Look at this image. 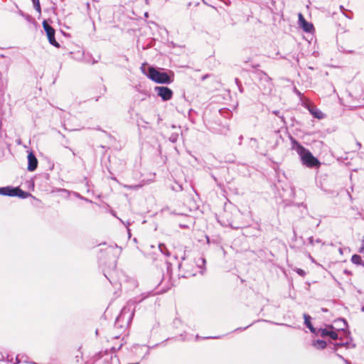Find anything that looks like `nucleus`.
Masks as SVG:
<instances>
[{"label": "nucleus", "mask_w": 364, "mask_h": 364, "mask_svg": "<svg viewBox=\"0 0 364 364\" xmlns=\"http://www.w3.org/2000/svg\"><path fill=\"white\" fill-rule=\"evenodd\" d=\"M272 113L274 114H275L276 116H278L282 120V122H284V117H283V116H280L279 115V110H274V111H272Z\"/></svg>", "instance_id": "4be33fe9"}, {"label": "nucleus", "mask_w": 364, "mask_h": 364, "mask_svg": "<svg viewBox=\"0 0 364 364\" xmlns=\"http://www.w3.org/2000/svg\"><path fill=\"white\" fill-rule=\"evenodd\" d=\"M296 273H297L299 275H300V276H301V277H304V276L306 275V272H305V271H304V269H302L297 268V269H296Z\"/></svg>", "instance_id": "412c9836"}, {"label": "nucleus", "mask_w": 364, "mask_h": 364, "mask_svg": "<svg viewBox=\"0 0 364 364\" xmlns=\"http://www.w3.org/2000/svg\"><path fill=\"white\" fill-rule=\"evenodd\" d=\"M159 249L160 252L162 254H164V255H165L166 256H169L170 255V252H168L166 246L164 244H162V243L159 244Z\"/></svg>", "instance_id": "2eb2a0df"}, {"label": "nucleus", "mask_w": 364, "mask_h": 364, "mask_svg": "<svg viewBox=\"0 0 364 364\" xmlns=\"http://www.w3.org/2000/svg\"><path fill=\"white\" fill-rule=\"evenodd\" d=\"M155 90L157 92V95L164 101L171 100L173 96L172 90L167 87H156Z\"/></svg>", "instance_id": "423d86ee"}, {"label": "nucleus", "mask_w": 364, "mask_h": 364, "mask_svg": "<svg viewBox=\"0 0 364 364\" xmlns=\"http://www.w3.org/2000/svg\"><path fill=\"white\" fill-rule=\"evenodd\" d=\"M291 149L296 151L301 158L304 165L309 168L319 167L321 165L318 159L313 156L309 150L304 147L294 138L290 137Z\"/></svg>", "instance_id": "f257e3e1"}, {"label": "nucleus", "mask_w": 364, "mask_h": 364, "mask_svg": "<svg viewBox=\"0 0 364 364\" xmlns=\"http://www.w3.org/2000/svg\"><path fill=\"white\" fill-rule=\"evenodd\" d=\"M329 337L333 340H337L338 338V335L336 331L332 330Z\"/></svg>", "instance_id": "a211bd4d"}, {"label": "nucleus", "mask_w": 364, "mask_h": 364, "mask_svg": "<svg viewBox=\"0 0 364 364\" xmlns=\"http://www.w3.org/2000/svg\"><path fill=\"white\" fill-rule=\"evenodd\" d=\"M304 324L306 325V326L311 331V333L316 334L317 330L313 326V325L311 323V316L306 314H304Z\"/></svg>", "instance_id": "1a4fd4ad"}, {"label": "nucleus", "mask_w": 364, "mask_h": 364, "mask_svg": "<svg viewBox=\"0 0 364 364\" xmlns=\"http://www.w3.org/2000/svg\"><path fill=\"white\" fill-rule=\"evenodd\" d=\"M199 261H200L202 262V264H205V259L204 258H200L198 262H199ZM198 265L200 266L199 262H198Z\"/></svg>", "instance_id": "b1692460"}, {"label": "nucleus", "mask_w": 364, "mask_h": 364, "mask_svg": "<svg viewBox=\"0 0 364 364\" xmlns=\"http://www.w3.org/2000/svg\"><path fill=\"white\" fill-rule=\"evenodd\" d=\"M1 58L4 59V62L1 61V64L4 63L5 65L6 69L7 70L11 64L12 60L11 58L5 57L4 55H1Z\"/></svg>", "instance_id": "dca6fc26"}, {"label": "nucleus", "mask_w": 364, "mask_h": 364, "mask_svg": "<svg viewBox=\"0 0 364 364\" xmlns=\"http://www.w3.org/2000/svg\"><path fill=\"white\" fill-rule=\"evenodd\" d=\"M181 259L182 260H185L186 259V253H184L183 256L181 257Z\"/></svg>", "instance_id": "bb28decb"}, {"label": "nucleus", "mask_w": 364, "mask_h": 364, "mask_svg": "<svg viewBox=\"0 0 364 364\" xmlns=\"http://www.w3.org/2000/svg\"><path fill=\"white\" fill-rule=\"evenodd\" d=\"M145 64L141 67V72L146 75L151 80L162 84H169L172 82L171 77L166 73H161L153 67L149 68L148 73L145 70Z\"/></svg>", "instance_id": "f03ea898"}, {"label": "nucleus", "mask_w": 364, "mask_h": 364, "mask_svg": "<svg viewBox=\"0 0 364 364\" xmlns=\"http://www.w3.org/2000/svg\"><path fill=\"white\" fill-rule=\"evenodd\" d=\"M181 267H182V264H181V263H179V264H178V268H179V269H181Z\"/></svg>", "instance_id": "c85d7f7f"}, {"label": "nucleus", "mask_w": 364, "mask_h": 364, "mask_svg": "<svg viewBox=\"0 0 364 364\" xmlns=\"http://www.w3.org/2000/svg\"><path fill=\"white\" fill-rule=\"evenodd\" d=\"M134 316V308L133 304L129 302L126 306H124L121 311L120 314L117 317V320L127 319L128 321H131Z\"/></svg>", "instance_id": "39448f33"}, {"label": "nucleus", "mask_w": 364, "mask_h": 364, "mask_svg": "<svg viewBox=\"0 0 364 364\" xmlns=\"http://www.w3.org/2000/svg\"><path fill=\"white\" fill-rule=\"evenodd\" d=\"M32 2L33 4V6H34L35 9L38 11V13L39 14H41V8L39 0H32Z\"/></svg>", "instance_id": "f3484780"}, {"label": "nucleus", "mask_w": 364, "mask_h": 364, "mask_svg": "<svg viewBox=\"0 0 364 364\" xmlns=\"http://www.w3.org/2000/svg\"><path fill=\"white\" fill-rule=\"evenodd\" d=\"M309 112L315 118L322 119L323 117V114L316 108H310Z\"/></svg>", "instance_id": "ddd939ff"}, {"label": "nucleus", "mask_w": 364, "mask_h": 364, "mask_svg": "<svg viewBox=\"0 0 364 364\" xmlns=\"http://www.w3.org/2000/svg\"><path fill=\"white\" fill-rule=\"evenodd\" d=\"M235 82L236 84L240 86L239 83H240V80L237 79V78H235Z\"/></svg>", "instance_id": "393cba45"}, {"label": "nucleus", "mask_w": 364, "mask_h": 364, "mask_svg": "<svg viewBox=\"0 0 364 364\" xmlns=\"http://www.w3.org/2000/svg\"><path fill=\"white\" fill-rule=\"evenodd\" d=\"M124 188L132 190H137L139 187H141L140 185H133V186H129V185H124Z\"/></svg>", "instance_id": "6ab92c4d"}, {"label": "nucleus", "mask_w": 364, "mask_h": 364, "mask_svg": "<svg viewBox=\"0 0 364 364\" xmlns=\"http://www.w3.org/2000/svg\"><path fill=\"white\" fill-rule=\"evenodd\" d=\"M363 251H364V236L363 237V239H362V246L360 248V252H362Z\"/></svg>", "instance_id": "5701e85b"}, {"label": "nucleus", "mask_w": 364, "mask_h": 364, "mask_svg": "<svg viewBox=\"0 0 364 364\" xmlns=\"http://www.w3.org/2000/svg\"><path fill=\"white\" fill-rule=\"evenodd\" d=\"M344 273L346 274H350V272L348 270H347V269L344 270Z\"/></svg>", "instance_id": "a878e982"}, {"label": "nucleus", "mask_w": 364, "mask_h": 364, "mask_svg": "<svg viewBox=\"0 0 364 364\" xmlns=\"http://www.w3.org/2000/svg\"><path fill=\"white\" fill-rule=\"evenodd\" d=\"M38 160L33 152H30L28 155V170L33 171L37 168Z\"/></svg>", "instance_id": "0eeeda50"}, {"label": "nucleus", "mask_w": 364, "mask_h": 364, "mask_svg": "<svg viewBox=\"0 0 364 364\" xmlns=\"http://www.w3.org/2000/svg\"><path fill=\"white\" fill-rule=\"evenodd\" d=\"M43 27L46 33L49 43L56 48L60 47V44L56 41L55 38V30L49 25L46 21H43Z\"/></svg>", "instance_id": "20e7f679"}, {"label": "nucleus", "mask_w": 364, "mask_h": 364, "mask_svg": "<svg viewBox=\"0 0 364 364\" xmlns=\"http://www.w3.org/2000/svg\"><path fill=\"white\" fill-rule=\"evenodd\" d=\"M333 328V327L332 326H329L328 328H319L316 331V335H319L321 337L330 336L331 332L332 331Z\"/></svg>", "instance_id": "9d476101"}, {"label": "nucleus", "mask_w": 364, "mask_h": 364, "mask_svg": "<svg viewBox=\"0 0 364 364\" xmlns=\"http://www.w3.org/2000/svg\"><path fill=\"white\" fill-rule=\"evenodd\" d=\"M256 75L260 80H262L267 82L270 83L271 78L264 72L258 70L256 72Z\"/></svg>", "instance_id": "f8f14e48"}, {"label": "nucleus", "mask_w": 364, "mask_h": 364, "mask_svg": "<svg viewBox=\"0 0 364 364\" xmlns=\"http://www.w3.org/2000/svg\"><path fill=\"white\" fill-rule=\"evenodd\" d=\"M313 346L317 349H324L326 347V343L323 340H316L314 342Z\"/></svg>", "instance_id": "4468645a"}, {"label": "nucleus", "mask_w": 364, "mask_h": 364, "mask_svg": "<svg viewBox=\"0 0 364 364\" xmlns=\"http://www.w3.org/2000/svg\"><path fill=\"white\" fill-rule=\"evenodd\" d=\"M299 21L301 25V27L306 32H311L314 29L313 24L307 22L302 14H299Z\"/></svg>", "instance_id": "6e6552de"}, {"label": "nucleus", "mask_w": 364, "mask_h": 364, "mask_svg": "<svg viewBox=\"0 0 364 364\" xmlns=\"http://www.w3.org/2000/svg\"><path fill=\"white\" fill-rule=\"evenodd\" d=\"M67 148L68 149V147H67ZM69 149H70V151H72V152H73V155H75V152H74V151H73L70 148H69Z\"/></svg>", "instance_id": "cd10ccee"}, {"label": "nucleus", "mask_w": 364, "mask_h": 364, "mask_svg": "<svg viewBox=\"0 0 364 364\" xmlns=\"http://www.w3.org/2000/svg\"><path fill=\"white\" fill-rule=\"evenodd\" d=\"M351 262L356 265H361L364 267V262L362 259V257L359 255H353L351 257Z\"/></svg>", "instance_id": "9b49d317"}, {"label": "nucleus", "mask_w": 364, "mask_h": 364, "mask_svg": "<svg viewBox=\"0 0 364 364\" xmlns=\"http://www.w3.org/2000/svg\"><path fill=\"white\" fill-rule=\"evenodd\" d=\"M309 243L311 245H314V242H316V243H321V240L320 239H317L316 240H314V237H310L309 238Z\"/></svg>", "instance_id": "aec40b11"}, {"label": "nucleus", "mask_w": 364, "mask_h": 364, "mask_svg": "<svg viewBox=\"0 0 364 364\" xmlns=\"http://www.w3.org/2000/svg\"><path fill=\"white\" fill-rule=\"evenodd\" d=\"M362 311H364V306L362 307Z\"/></svg>", "instance_id": "2f4dec72"}, {"label": "nucleus", "mask_w": 364, "mask_h": 364, "mask_svg": "<svg viewBox=\"0 0 364 364\" xmlns=\"http://www.w3.org/2000/svg\"><path fill=\"white\" fill-rule=\"evenodd\" d=\"M146 3L148 4V0H145Z\"/></svg>", "instance_id": "473e14b6"}, {"label": "nucleus", "mask_w": 364, "mask_h": 364, "mask_svg": "<svg viewBox=\"0 0 364 364\" xmlns=\"http://www.w3.org/2000/svg\"><path fill=\"white\" fill-rule=\"evenodd\" d=\"M296 93H297L298 95H300V94H301V93H300V92H299V91H296Z\"/></svg>", "instance_id": "7c9ffc66"}, {"label": "nucleus", "mask_w": 364, "mask_h": 364, "mask_svg": "<svg viewBox=\"0 0 364 364\" xmlns=\"http://www.w3.org/2000/svg\"><path fill=\"white\" fill-rule=\"evenodd\" d=\"M257 67H259V65H257L255 66H253V68H257Z\"/></svg>", "instance_id": "c756f323"}, {"label": "nucleus", "mask_w": 364, "mask_h": 364, "mask_svg": "<svg viewBox=\"0 0 364 364\" xmlns=\"http://www.w3.org/2000/svg\"><path fill=\"white\" fill-rule=\"evenodd\" d=\"M1 195L7 196H17L21 198H26L31 196L29 193L22 191L19 187L11 186L1 188Z\"/></svg>", "instance_id": "7ed1b4c3"}]
</instances>
